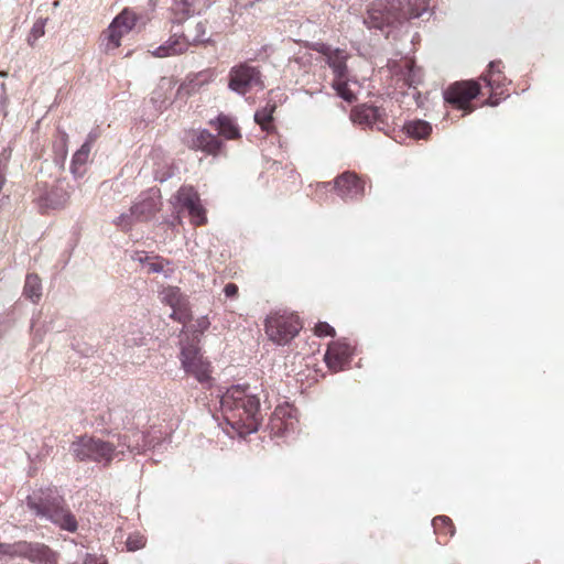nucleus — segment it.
Here are the masks:
<instances>
[{"label": "nucleus", "mask_w": 564, "mask_h": 564, "mask_svg": "<svg viewBox=\"0 0 564 564\" xmlns=\"http://www.w3.org/2000/svg\"><path fill=\"white\" fill-rule=\"evenodd\" d=\"M220 410L224 421L239 436L259 430L262 421L259 397L247 384H234L220 395Z\"/></svg>", "instance_id": "nucleus-1"}, {"label": "nucleus", "mask_w": 564, "mask_h": 564, "mask_svg": "<svg viewBox=\"0 0 564 564\" xmlns=\"http://www.w3.org/2000/svg\"><path fill=\"white\" fill-rule=\"evenodd\" d=\"M432 7L433 0H376L367 10L364 23L369 29L383 31L425 13L431 15Z\"/></svg>", "instance_id": "nucleus-2"}, {"label": "nucleus", "mask_w": 564, "mask_h": 564, "mask_svg": "<svg viewBox=\"0 0 564 564\" xmlns=\"http://www.w3.org/2000/svg\"><path fill=\"white\" fill-rule=\"evenodd\" d=\"M26 507L36 518L51 522L59 530L74 533L78 529L75 514L56 487L34 490L26 497Z\"/></svg>", "instance_id": "nucleus-3"}, {"label": "nucleus", "mask_w": 564, "mask_h": 564, "mask_svg": "<svg viewBox=\"0 0 564 564\" xmlns=\"http://www.w3.org/2000/svg\"><path fill=\"white\" fill-rule=\"evenodd\" d=\"M69 452L77 462H94L105 467L111 464L117 454L112 443L87 434L77 436Z\"/></svg>", "instance_id": "nucleus-4"}, {"label": "nucleus", "mask_w": 564, "mask_h": 564, "mask_svg": "<svg viewBox=\"0 0 564 564\" xmlns=\"http://www.w3.org/2000/svg\"><path fill=\"white\" fill-rule=\"evenodd\" d=\"M180 345V360L183 370L187 375L193 376L203 386L210 387L213 381L210 376L212 365L203 356L202 349L198 346V339L181 340Z\"/></svg>", "instance_id": "nucleus-5"}, {"label": "nucleus", "mask_w": 564, "mask_h": 564, "mask_svg": "<svg viewBox=\"0 0 564 564\" xmlns=\"http://www.w3.org/2000/svg\"><path fill=\"white\" fill-rule=\"evenodd\" d=\"M228 88L240 96H245L253 89L263 90L265 88L263 74L258 66L248 62L239 63L229 70Z\"/></svg>", "instance_id": "nucleus-6"}, {"label": "nucleus", "mask_w": 564, "mask_h": 564, "mask_svg": "<svg viewBox=\"0 0 564 564\" xmlns=\"http://www.w3.org/2000/svg\"><path fill=\"white\" fill-rule=\"evenodd\" d=\"M302 324L299 318L291 316H270L265 319V332L270 339L278 345H285L291 341L301 330Z\"/></svg>", "instance_id": "nucleus-7"}, {"label": "nucleus", "mask_w": 564, "mask_h": 564, "mask_svg": "<svg viewBox=\"0 0 564 564\" xmlns=\"http://www.w3.org/2000/svg\"><path fill=\"white\" fill-rule=\"evenodd\" d=\"M480 91V85L476 80H462L449 85L443 93L444 100L458 109L470 113L473 107L470 101L475 99Z\"/></svg>", "instance_id": "nucleus-8"}, {"label": "nucleus", "mask_w": 564, "mask_h": 564, "mask_svg": "<svg viewBox=\"0 0 564 564\" xmlns=\"http://www.w3.org/2000/svg\"><path fill=\"white\" fill-rule=\"evenodd\" d=\"M350 119L364 128L377 129L379 131H384L388 127L386 110L372 105L364 104L354 107L350 112Z\"/></svg>", "instance_id": "nucleus-9"}, {"label": "nucleus", "mask_w": 564, "mask_h": 564, "mask_svg": "<svg viewBox=\"0 0 564 564\" xmlns=\"http://www.w3.org/2000/svg\"><path fill=\"white\" fill-rule=\"evenodd\" d=\"M161 434V432H159ZM118 445L121 447H126L130 452H145L151 448H155L161 445V435H158V432H140L137 430L129 431L124 434H119L117 436Z\"/></svg>", "instance_id": "nucleus-10"}, {"label": "nucleus", "mask_w": 564, "mask_h": 564, "mask_svg": "<svg viewBox=\"0 0 564 564\" xmlns=\"http://www.w3.org/2000/svg\"><path fill=\"white\" fill-rule=\"evenodd\" d=\"M210 0H173L170 8L173 25H182L193 15H199L209 9Z\"/></svg>", "instance_id": "nucleus-11"}, {"label": "nucleus", "mask_w": 564, "mask_h": 564, "mask_svg": "<svg viewBox=\"0 0 564 564\" xmlns=\"http://www.w3.org/2000/svg\"><path fill=\"white\" fill-rule=\"evenodd\" d=\"M335 191L344 200H352L364 195V183L352 172H344L335 178Z\"/></svg>", "instance_id": "nucleus-12"}, {"label": "nucleus", "mask_w": 564, "mask_h": 564, "mask_svg": "<svg viewBox=\"0 0 564 564\" xmlns=\"http://www.w3.org/2000/svg\"><path fill=\"white\" fill-rule=\"evenodd\" d=\"M317 51L326 57V63L332 68L335 78L345 79L348 72L346 64L347 54L345 51L339 48L333 50L326 44H321Z\"/></svg>", "instance_id": "nucleus-13"}, {"label": "nucleus", "mask_w": 564, "mask_h": 564, "mask_svg": "<svg viewBox=\"0 0 564 564\" xmlns=\"http://www.w3.org/2000/svg\"><path fill=\"white\" fill-rule=\"evenodd\" d=\"M24 558L35 564H58L59 554L44 543L28 542Z\"/></svg>", "instance_id": "nucleus-14"}, {"label": "nucleus", "mask_w": 564, "mask_h": 564, "mask_svg": "<svg viewBox=\"0 0 564 564\" xmlns=\"http://www.w3.org/2000/svg\"><path fill=\"white\" fill-rule=\"evenodd\" d=\"M352 355L349 344L343 340L332 341L325 352V362L330 369H340Z\"/></svg>", "instance_id": "nucleus-15"}, {"label": "nucleus", "mask_w": 564, "mask_h": 564, "mask_svg": "<svg viewBox=\"0 0 564 564\" xmlns=\"http://www.w3.org/2000/svg\"><path fill=\"white\" fill-rule=\"evenodd\" d=\"M68 199L69 192L59 183L39 197V206L41 209H59L67 204Z\"/></svg>", "instance_id": "nucleus-16"}, {"label": "nucleus", "mask_w": 564, "mask_h": 564, "mask_svg": "<svg viewBox=\"0 0 564 564\" xmlns=\"http://www.w3.org/2000/svg\"><path fill=\"white\" fill-rule=\"evenodd\" d=\"M187 142L189 148L202 150L208 154H217L223 145V142L208 130L193 132Z\"/></svg>", "instance_id": "nucleus-17"}, {"label": "nucleus", "mask_w": 564, "mask_h": 564, "mask_svg": "<svg viewBox=\"0 0 564 564\" xmlns=\"http://www.w3.org/2000/svg\"><path fill=\"white\" fill-rule=\"evenodd\" d=\"M189 45L185 41L182 32H174L170 39L162 45L158 46L152 54L156 57H167L186 52Z\"/></svg>", "instance_id": "nucleus-18"}, {"label": "nucleus", "mask_w": 564, "mask_h": 564, "mask_svg": "<svg viewBox=\"0 0 564 564\" xmlns=\"http://www.w3.org/2000/svg\"><path fill=\"white\" fill-rule=\"evenodd\" d=\"M182 34L185 41L188 42V45H198V44H208L213 42L212 35L206 36V23L203 21H198L195 25L188 24Z\"/></svg>", "instance_id": "nucleus-19"}, {"label": "nucleus", "mask_w": 564, "mask_h": 564, "mask_svg": "<svg viewBox=\"0 0 564 564\" xmlns=\"http://www.w3.org/2000/svg\"><path fill=\"white\" fill-rule=\"evenodd\" d=\"M159 209L158 200L154 197H145L137 202L131 207V213L134 214L135 220L141 221L153 216Z\"/></svg>", "instance_id": "nucleus-20"}, {"label": "nucleus", "mask_w": 564, "mask_h": 564, "mask_svg": "<svg viewBox=\"0 0 564 564\" xmlns=\"http://www.w3.org/2000/svg\"><path fill=\"white\" fill-rule=\"evenodd\" d=\"M89 154L90 150L88 149V145H82L74 153L70 162V173L75 178H80L85 175Z\"/></svg>", "instance_id": "nucleus-21"}, {"label": "nucleus", "mask_w": 564, "mask_h": 564, "mask_svg": "<svg viewBox=\"0 0 564 564\" xmlns=\"http://www.w3.org/2000/svg\"><path fill=\"white\" fill-rule=\"evenodd\" d=\"M275 109L276 106H274V102L267 100L265 105L254 112V121L263 131L271 132L274 130L272 122Z\"/></svg>", "instance_id": "nucleus-22"}, {"label": "nucleus", "mask_w": 564, "mask_h": 564, "mask_svg": "<svg viewBox=\"0 0 564 564\" xmlns=\"http://www.w3.org/2000/svg\"><path fill=\"white\" fill-rule=\"evenodd\" d=\"M215 123L217 126L218 133L226 139L234 140L240 138L239 128L229 116L220 113L215 119Z\"/></svg>", "instance_id": "nucleus-23"}, {"label": "nucleus", "mask_w": 564, "mask_h": 564, "mask_svg": "<svg viewBox=\"0 0 564 564\" xmlns=\"http://www.w3.org/2000/svg\"><path fill=\"white\" fill-rule=\"evenodd\" d=\"M23 295L33 303H37L40 301L42 296V283L41 279L36 274L30 273L26 275Z\"/></svg>", "instance_id": "nucleus-24"}, {"label": "nucleus", "mask_w": 564, "mask_h": 564, "mask_svg": "<svg viewBox=\"0 0 564 564\" xmlns=\"http://www.w3.org/2000/svg\"><path fill=\"white\" fill-rule=\"evenodd\" d=\"M406 133L415 139H424L432 132V126L424 120H413L405 123Z\"/></svg>", "instance_id": "nucleus-25"}, {"label": "nucleus", "mask_w": 564, "mask_h": 564, "mask_svg": "<svg viewBox=\"0 0 564 564\" xmlns=\"http://www.w3.org/2000/svg\"><path fill=\"white\" fill-rule=\"evenodd\" d=\"M26 544L28 541H17L14 543H0V555L24 558Z\"/></svg>", "instance_id": "nucleus-26"}, {"label": "nucleus", "mask_w": 564, "mask_h": 564, "mask_svg": "<svg viewBox=\"0 0 564 564\" xmlns=\"http://www.w3.org/2000/svg\"><path fill=\"white\" fill-rule=\"evenodd\" d=\"M176 200L182 207L186 209L188 207L193 208V205L198 203L200 199L197 192L194 191L193 187L183 186L177 191Z\"/></svg>", "instance_id": "nucleus-27"}, {"label": "nucleus", "mask_w": 564, "mask_h": 564, "mask_svg": "<svg viewBox=\"0 0 564 564\" xmlns=\"http://www.w3.org/2000/svg\"><path fill=\"white\" fill-rule=\"evenodd\" d=\"M232 17L234 14L231 9L224 10L223 14L220 15V21L215 20L212 24L213 33L221 34L226 32L234 23Z\"/></svg>", "instance_id": "nucleus-28"}, {"label": "nucleus", "mask_w": 564, "mask_h": 564, "mask_svg": "<svg viewBox=\"0 0 564 564\" xmlns=\"http://www.w3.org/2000/svg\"><path fill=\"white\" fill-rule=\"evenodd\" d=\"M432 525L434 528V532L436 534H441L448 530L451 536L455 534V527L451 520V518L446 516H437L432 520Z\"/></svg>", "instance_id": "nucleus-29"}, {"label": "nucleus", "mask_w": 564, "mask_h": 564, "mask_svg": "<svg viewBox=\"0 0 564 564\" xmlns=\"http://www.w3.org/2000/svg\"><path fill=\"white\" fill-rule=\"evenodd\" d=\"M333 87L336 90L337 95L347 102H352L355 100L354 93L348 88L347 77L345 79L335 78L333 82Z\"/></svg>", "instance_id": "nucleus-30"}, {"label": "nucleus", "mask_w": 564, "mask_h": 564, "mask_svg": "<svg viewBox=\"0 0 564 564\" xmlns=\"http://www.w3.org/2000/svg\"><path fill=\"white\" fill-rule=\"evenodd\" d=\"M112 23L115 26L118 25L119 28H123V31L130 32L135 25V17L128 10H123L112 20Z\"/></svg>", "instance_id": "nucleus-31"}, {"label": "nucleus", "mask_w": 564, "mask_h": 564, "mask_svg": "<svg viewBox=\"0 0 564 564\" xmlns=\"http://www.w3.org/2000/svg\"><path fill=\"white\" fill-rule=\"evenodd\" d=\"M404 83L409 87L415 88L421 83V70L413 63H406V72L404 73Z\"/></svg>", "instance_id": "nucleus-32"}, {"label": "nucleus", "mask_w": 564, "mask_h": 564, "mask_svg": "<svg viewBox=\"0 0 564 564\" xmlns=\"http://www.w3.org/2000/svg\"><path fill=\"white\" fill-rule=\"evenodd\" d=\"M500 65H501V62L500 61H491L488 65V70L486 74H484L481 76V79L486 83V85L488 87H490L491 89H495L497 88L499 85L497 84L496 80H494L491 77L492 75L495 74H500L501 73V69H500Z\"/></svg>", "instance_id": "nucleus-33"}, {"label": "nucleus", "mask_w": 564, "mask_h": 564, "mask_svg": "<svg viewBox=\"0 0 564 564\" xmlns=\"http://www.w3.org/2000/svg\"><path fill=\"white\" fill-rule=\"evenodd\" d=\"M189 216L192 217L193 223L196 226H202L206 223V212L205 208L202 206L200 200L193 205L192 207L186 208Z\"/></svg>", "instance_id": "nucleus-34"}, {"label": "nucleus", "mask_w": 564, "mask_h": 564, "mask_svg": "<svg viewBox=\"0 0 564 564\" xmlns=\"http://www.w3.org/2000/svg\"><path fill=\"white\" fill-rule=\"evenodd\" d=\"M135 220L134 214L131 213V209L129 213H123L120 216H118L115 219V224L123 231H128L131 229L133 221Z\"/></svg>", "instance_id": "nucleus-35"}, {"label": "nucleus", "mask_w": 564, "mask_h": 564, "mask_svg": "<svg viewBox=\"0 0 564 564\" xmlns=\"http://www.w3.org/2000/svg\"><path fill=\"white\" fill-rule=\"evenodd\" d=\"M118 25L115 26V24L111 22L108 28V40L109 43L112 44L113 48L118 47L120 45V39L124 35L122 31L118 30Z\"/></svg>", "instance_id": "nucleus-36"}, {"label": "nucleus", "mask_w": 564, "mask_h": 564, "mask_svg": "<svg viewBox=\"0 0 564 564\" xmlns=\"http://www.w3.org/2000/svg\"><path fill=\"white\" fill-rule=\"evenodd\" d=\"M43 35H44V21L40 20L33 24L28 41L31 45H33L34 42Z\"/></svg>", "instance_id": "nucleus-37"}, {"label": "nucleus", "mask_w": 564, "mask_h": 564, "mask_svg": "<svg viewBox=\"0 0 564 564\" xmlns=\"http://www.w3.org/2000/svg\"><path fill=\"white\" fill-rule=\"evenodd\" d=\"M315 334L318 337H324V336L334 337L336 333H335V328L333 326H330L328 323L319 322L315 326Z\"/></svg>", "instance_id": "nucleus-38"}, {"label": "nucleus", "mask_w": 564, "mask_h": 564, "mask_svg": "<svg viewBox=\"0 0 564 564\" xmlns=\"http://www.w3.org/2000/svg\"><path fill=\"white\" fill-rule=\"evenodd\" d=\"M59 133V142L55 144L56 151L61 154L62 161L66 159L67 150H66V143L68 141V134L65 131H62L58 129Z\"/></svg>", "instance_id": "nucleus-39"}, {"label": "nucleus", "mask_w": 564, "mask_h": 564, "mask_svg": "<svg viewBox=\"0 0 564 564\" xmlns=\"http://www.w3.org/2000/svg\"><path fill=\"white\" fill-rule=\"evenodd\" d=\"M288 99L286 95L281 89H271L268 94V101L274 102V106L285 102Z\"/></svg>", "instance_id": "nucleus-40"}, {"label": "nucleus", "mask_w": 564, "mask_h": 564, "mask_svg": "<svg viewBox=\"0 0 564 564\" xmlns=\"http://www.w3.org/2000/svg\"><path fill=\"white\" fill-rule=\"evenodd\" d=\"M11 154L12 149L10 145L3 148V150L0 152V172L7 173Z\"/></svg>", "instance_id": "nucleus-41"}, {"label": "nucleus", "mask_w": 564, "mask_h": 564, "mask_svg": "<svg viewBox=\"0 0 564 564\" xmlns=\"http://www.w3.org/2000/svg\"><path fill=\"white\" fill-rule=\"evenodd\" d=\"M144 541L142 536H129L127 540V547L129 551H137L143 547Z\"/></svg>", "instance_id": "nucleus-42"}, {"label": "nucleus", "mask_w": 564, "mask_h": 564, "mask_svg": "<svg viewBox=\"0 0 564 564\" xmlns=\"http://www.w3.org/2000/svg\"><path fill=\"white\" fill-rule=\"evenodd\" d=\"M144 265L148 268V271L152 273H160L164 269L161 261H147L144 262Z\"/></svg>", "instance_id": "nucleus-43"}, {"label": "nucleus", "mask_w": 564, "mask_h": 564, "mask_svg": "<svg viewBox=\"0 0 564 564\" xmlns=\"http://www.w3.org/2000/svg\"><path fill=\"white\" fill-rule=\"evenodd\" d=\"M224 294L226 297H236L238 294V286L235 283H227L224 288Z\"/></svg>", "instance_id": "nucleus-44"}, {"label": "nucleus", "mask_w": 564, "mask_h": 564, "mask_svg": "<svg viewBox=\"0 0 564 564\" xmlns=\"http://www.w3.org/2000/svg\"><path fill=\"white\" fill-rule=\"evenodd\" d=\"M73 348H74L78 354L84 355V356H86V357H88V356H90V355H93V354L95 352L94 347H91V346H89V347H88V346H85V348H84V349H82L79 344H77V345L73 344Z\"/></svg>", "instance_id": "nucleus-45"}, {"label": "nucleus", "mask_w": 564, "mask_h": 564, "mask_svg": "<svg viewBox=\"0 0 564 564\" xmlns=\"http://www.w3.org/2000/svg\"><path fill=\"white\" fill-rule=\"evenodd\" d=\"M98 138V134L94 131H90L86 138V141L82 145H88V149L91 150L93 143Z\"/></svg>", "instance_id": "nucleus-46"}, {"label": "nucleus", "mask_w": 564, "mask_h": 564, "mask_svg": "<svg viewBox=\"0 0 564 564\" xmlns=\"http://www.w3.org/2000/svg\"><path fill=\"white\" fill-rule=\"evenodd\" d=\"M197 324L199 332L203 333L209 326V321L207 319V317H202L200 319H198Z\"/></svg>", "instance_id": "nucleus-47"}, {"label": "nucleus", "mask_w": 564, "mask_h": 564, "mask_svg": "<svg viewBox=\"0 0 564 564\" xmlns=\"http://www.w3.org/2000/svg\"><path fill=\"white\" fill-rule=\"evenodd\" d=\"M82 564H97V557L93 554L86 553Z\"/></svg>", "instance_id": "nucleus-48"}, {"label": "nucleus", "mask_w": 564, "mask_h": 564, "mask_svg": "<svg viewBox=\"0 0 564 564\" xmlns=\"http://www.w3.org/2000/svg\"><path fill=\"white\" fill-rule=\"evenodd\" d=\"M170 176H171V174L162 175V176H159L158 174H155V180H158V181H160V182H164V181H166Z\"/></svg>", "instance_id": "nucleus-49"}, {"label": "nucleus", "mask_w": 564, "mask_h": 564, "mask_svg": "<svg viewBox=\"0 0 564 564\" xmlns=\"http://www.w3.org/2000/svg\"><path fill=\"white\" fill-rule=\"evenodd\" d=\"M487 105H490V106H496L497 105V101H491V100H487L486 101Z\"/></svg>", "instance_id": "nucleus-50"}, {"label": "nucleus", "mask_w": 564, "mask_h": 564, "mask_svg": "<svg viewBox=\"0 0 564 564\" xmlns=\"http://www.w3.org/2000/svg\"><path fill=\"white\" fill-rule=\"evenodd\" d=\"M119 31H122L124 34L129 33V31H123V28H118Z\"/></svg>", "instance_id": "nucleus-51"}]
</instances>
